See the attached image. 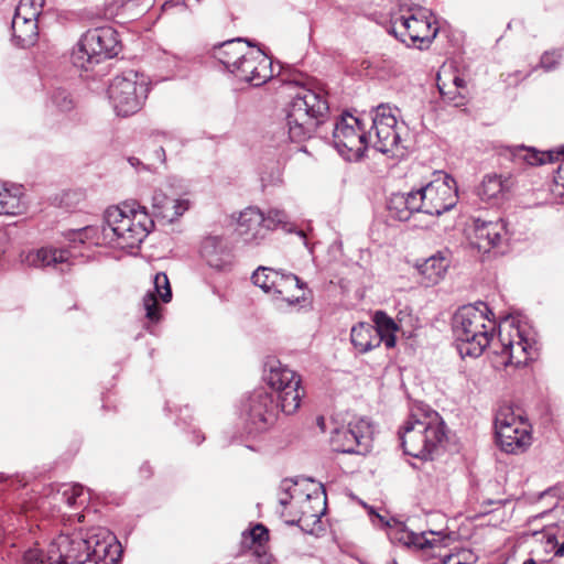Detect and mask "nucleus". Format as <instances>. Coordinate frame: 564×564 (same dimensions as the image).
<instances>
[{"label":"nucleus","mask_w":564,"mask_h":564,"mask_svg":"<svg viewBox=\"0 0 564 564\" xmlns=\"http://www.w3.org/2000/svg\"><path fill=\"white\" fill-rule=\"evenodd\" d=\"M390 105L381 104L371 111L372 126L368 132L372 147L383 153L399 155L402 145L397 117ZM333 142L338 153L347 161L360 160L367 148V133L360 120L351 115L341 116L333 129Z\"/></svg>","instance_id":"f257e3e1"},{"label":"nucleus","mask_w":564,"mask_h":564,"mask_svg":"<svg viewBox=\"0 0 564 564\" xmlns=\"http://www.w3.org/2000/svg\"><path fill=\"white\" fill-rule=\"evenodd\" d=\"M494 313L484 302L459 307L453 316L452 329L459 355L477 358L490 345L496 322Z\"/></svg>","instance_id":"f03ea898"},{"label":"nucleus","mask_w":564,"mask_h":564,"mask_svg":"<svg viewBox=\"0 0 564 564\" xmlns=\"http://www.w3.org/2000/svg\"><path fill=\"white\" fill-rule=\"evenodd\" d=\"M153 226V219L144 207L122 204L106 210L102 236L118 248L133 249L142 243Z\"/></svg>","instance_id":"7ed1b4c3"},{"label":"nucleus","mask_w":564,"mask_h":564,"mask_svg":"<svg viewBox=\"0 0 564 564\" xmlns=\"http://www.w3.org/2000/svg\"><path fill=\"white\" fill-rule=\"evenodd\" d=\"M328 110V101L322 89L302 87L285 109L290 139L301 142L311 138L324 123Z\"/></svg>","instance_id":"20e7f679"},{"label":"nucleus","mask_w":564,"mask_h":564,"mask_svg":"<svg viewBox=\"0 0 564 564\" xmlns=\"http://www.w3.org/2000/svg\"><path fill=\"white\" fill-rule=\"evenodd\" d=\"M445 437V423L435 411L423 419L410 417L400 432L404 453L420 459L432 458Z\"/></svg>","instance_id":"39448f33"},{"label":"nucleus","mask_w":564,"mask_h":564,"mask_svg":"<svg viewBox=\"0 0 564 564\" xmlns=\"http://www.w3.org/2000/svg\"><path fill=\"white\" fill-rule=\"evenodd\" d=\"M119 52L116 31L110 26L88 30L72 53V63L82 69H89L104 59L111 58Z\"/></svg>","instance_id":"423d86ee"},{"label":"nucleus","mask_w":564,"mask_h":564,"mask_svg":"<svg viewBox=\"0 0 564 564\" xmlns=\"http://www.w3.org/2000/svg\"><path fill=\"white\" fill-rule=\"evenodd\" d=\"M149 84L143 75L128 70L116 76L109 85L108 97L118 116L137 113L144 105Z\"/></svg>","instance_id":"0eeeda50"},{"label":"nucleus","mask_w":564,"mask_h":564,"mask_svg":"<svg viewBox=\"0 0 564 564\" xmlns=\"http://www.w3.org/2000/svg\"><path fill=\"white\" fill-rule=\"evenodd\" d=\"M263 379L278 393L281 411L288 415L296 412L304 395L301 377L280 360L269 358L264 364Z\"/></svg>","instance_id":"6e6552de"},{"label":"nucleus","mask_w":564,"mask_h":564,"mask_svg":"<svg viewBox=\"0 0 564 564\" xmlns=\"http://www.w3.org/2000/svg\"><path fill=\"white\" fill-rule=\"evenodd\" d=\"M495 430L502 451L512 454L527 452L529 430L521 414L516 415L511 408L500 409L496 414Z\"/></svg>","instance_id":"1a4fd4ad"},{"label":"nucleus","mask_w":564,"mask_h":564,"mask_svg":"<svg viewBox=\"0 0 564 564\" xmlns=\"http://www.w3.org/2000/svg\"><path fill=\"white\" fill-rule=\"evenodd\" d=\"M373 433V426L368 419L357 417L347 426L333 431L330 445L338 453L366 455L372 446Z\"/></svg>","instance_id":"9d476101"},{"label":"nucleus","mask_w":564,"mask_h":564,"mask_svg":"<svg viewBox=\"0 0 564 564\" xmlns=\"http://www.w3.org/2000/svg\"><path fill=\"white\" fill-rule=\"evenodd\" d=\"M424 214L441 216L458 202L456 181L445 172L434 173V178L422 186Z\"/></svg>","instance_id":"9b49d317"},{"label":"nucleus","mask_w":564,"mask_h":564,"mask_svg":"<svg viewBox=\"0 0 564 564\" xmlns=\"http://www.w3.org/2000/svg\"><path fill=\"white\" fill-rule=\"evenodd\" d=\"M500 330V354L506 357L505 365L516 368L525 367L529 364V338L527 323H522L514 316L503 322Z\"/></svg>","instance_id":"f8f14e48"},{"label":"nucleus","mask_w":564,"mask_h":564,"mask_svg":"<svg viewBox=\"0 0 564 564\" xmlns=\"http://www.w3.org/2000/svg\"><path fill=\"white\" fill-rule=\"evenodd\" d=\"M280 402L264 388L254 390L245 404L249 433H261L274 424Z\"/></svg>","instance_id":"ddd939ff"},{"label":"nucleus","mask_w":564,"mask_h":564,"mask_svg":"<svg viewBox=\"0 0 564 564\" xmlns=\"http://www.w3.org/2000/svg\"><path fill=\"white\" fill-rule=\"evenodd\" d=\"M390 32L408 46L421 48L436 36L437 28L425 18L409 14L395 17L391 21Z\"/></svg>","instance_id":"4468645a"},{"label":"nucleus","mask_w":564,"mask_h":564,"mask_svg":"<svg viewBox=\"0 0 564 564\" xmlns=\"http://www.w3.org/2000/svg\"><path fill=\"white\" fill-rule=\"evenodd\" d=\"M231 73L254 87L263 85L273 76L269 57L260 50L250 51L248 48L238 66L231 68Z\"/></svg>","instance_id":"2eb2a0df"},{"label":"nucleus","mask_w":564,"mask_h":564,"mask_svg":"<svg viewBox=\"0 0 564 564\" xmlns=\"http://www.w3.org/2000/svg\"><path fill=\"white\" fill-rule=\"evenodd\" d=\"M264 214L257 207H248L238 217L236 234L246 245L257 246L265 239Z\"/></svg>","instance_id":"dca6fc26"},{"label":"nucleus","mask_w":564,"mask_h":564,"mask_svg":"<svg viewBox=\"0 0 564 564\" xmlns=\"http://www.w3.org/2000/svg\"><path fill=\"white\" fill-rule=\"evenodd\" d=\"M370 514H373L372 521L375 522V518L384 527L388 528V536L392 543H398L404 546H415L419 549L433 547L434 543L430 539L426 538V532L415 533L410 531L404 523L390 519L387 520L384 517L375 513L372 510Z\"/></svg>","instance_id":"f3484780"},{"label":"nucleus","mask_w":564,"mask_h":564,"mask_svg":"<svg viewBox=\"0 0 564 564\" xmlns=\"http://www.w3.org/2000/svg\"><path fill=\"white\" fill-rule=\"evenodd\" d=\"M200 254L206 263L216 270H227L232 263V252L223 236H207L200 245Z\"/></svg>","instance_id":"a211bd4d"},{"label":"nucleus","mask_w":564,"mask_h":564,"mask_svg":"<svg viewBox=\"0 0 564 564\" xmlns=\"http://www.w3.org/2000/svg\"><path fill=\"white\" fill-rule=\"evenodd\" d=\"M156 295H159L164 303H169L172 299L170 281L164 272H158L154 275L153 292L149 291L142 300L145 317L152 323H158L161 319Z\"/></svg>","instance_id":"6ab92c4d"},{"label":"nucleus","mask_w":564,"mask_h":564,"mask_svg":"<svg viewBox=\"0 0 564 564\" xmlns=\"http://www.w3.org/2000/svg\"><path fill=\"white\" fill-rule=\"evenodd\" d=\"M505 231L503 221H475L474 237L471 245L478 249L479 252L487 253L492 248L497 247L501 240V235Z\"/></svg>","instance_id":"aec40b11"},{"label":"nucleus","mask_w":564,"mask_h":564,"mask_svg":"<svg viewBox=\"0 0 564 564\" xmlns=\"http://www.w3.org/2000/svg\"><path fill=\"white\" fill-rule=\"evenodd\" d=\"M511 187L509 178H503L498 174H487L484 176L477 194L481 200L491 206H498L505 202Z\"/></svg>","instance_id":"412c9836"},{"label":"nucleus","mask_w":564,"mask_h":564,"mask_svg":"<svg viewBox=\"0 0 564 564\" xmlns=\"http://www.w3.org/2000/svg\"><path fill=\"white\" fill-rule=\"evenodd\" d=\"M304 283L293 273L280 272V279H276L271 295L274 299H281L289 306H294L304 301Z\"/></svg>","instance_id":"4be33fe9"},{"label":"nucleus","mask_w":564,"mask_h":564,"mask_svg":"<svg viewBox=\"0 0 564 564\" xmlns=\"http://www.w3.org/2000/svg\"><path fill=\"white\" fill-rule=\"evenodd\" d=\"M69 251L66 249L56 248H41L37 250L29 251L22 261L34 268H45L63 265L69 260Z\"/></svg>","instance_id":"5701e85b"},{"label":"nucleus","mask_w":564,"mask_h":564,"mask_svg":"<svg viewBox=\"0 0 564 564\" xmlns=\"http://www.w3.org/2000/svg\"><path fill=\"white\" fill-rule=\"evenodd\" d=\"M451 263L452 252L449 249L445 248L417 265V269L429 283L435 284L444 278Z\"/></svg>","instance_id":"b1692460"},{"label":"nucleus","mask_w":564,"mask_h":564,"mask_svg":"<svg viewBox=\"0 0 564 564\" xmlns=\"http://www.w3.org/2000/svg\"><path fill=\"white\" fill-rule=\"evenodd\" d=\"M26 203L21 186L0 183V216H18L25 212Z\"/></svg>","instance_id":"393cba45"},{"label":"nucleus","mask_w":564,"mask_h":564,"mask_svg":"<svg viewBox=\"0 0 564 564\" xmlns=\"http://www.w3.org/2000/svg\"><path fill=\"white\" fill-rule=\"evenodd\" d=\"M350 341L359 352L364 354L379 347L382 336L372 324L361 322L351 328Z\"/></svg>","instance_id":"a878e982"},{"label":"nucleus","mask_w":564,"mask_h":564,"mask_svg":"<svg viewBox=\"0 0 564 564\" xmlns=\"http://www.w3.org/2000/svg\"><path fill=\"white\" fill-rule=\"evenodd\" d=\"M37 20L15 15L12 19L13 37L18 44L25 47L35 43L37 37Z\"/></svg>","instance_id":"bb28decb"},{"label":"nucleus","mask_w":564,"mask_h":564,"mask_svg":"<svg viewBox=\"0 0 564 564\" xmlns=\"http://www.w3.org/2000/svg\"><path fill=\"white\" fill-rule=\"evenodd\" d=\"M246 47L240 39L227 41L215 50V57L231 73V68L238 66L239 61L243 57Z\"/></svg>","instance_id":"cd10ccee"},{"label":"nucleus","mask_w":564,"mask_h":564,"mask_svg":"<svg viewBox=\"0 0 564 564\" xmlns=\"http://www.w3.org/2000/svg\"><path fill=\"white\" fill-rule=\"evenodd\" d=\"M375 328L382 336V341L388 348L395 345V333L399 329L397 323L383 311H377L373 315Z\"/></svg>","instance_id":"c85d7f7f"},{"label":"nucleus","mask_w":564,"mask_h":564,"mask_svg":"<svg viewBox=\"0 0 564 564\" xmlns=\"http://www.w3.org/2000/svg\"><path fill=\"white\" fill-rule=\"evenodd\" d=\"M276 279H280V271L262 265L258 267L251 276L253 284L268 294L272 293Z\"/></svg>","instance_id":"c756f323"},{"label":"nucleus","mask_w":564,"mask_h":564,"mask_svg":"<svg viewBox=\"0 0 564 564\" xmlns=\"http://www.w3.org/2000/svg\"><path fill=\"white\" fill-rule=\"evenodd\" d=\"M556 506V496L551 490L544 491L539 496L538 500L534 501V514H531V518L538 520L539 518L547 517Z\"/></svg>","instance_id":"7c9ffc66"},{"label":"nucleus","mask_w":564,"mask_h":564,"mask_svg":"<svg viewBox=\"0 0 564 564\" xmlns=\"http://www.w3.org/2000/svg\"><path fill=\"white\" fill-rule=\"evenodd\" d=\"M264 219L267 232L276 228L292 231V224L290 223L289 215L284 210L276 208L270 209L268 214L264 215Z\"/></svg>","instance_id":"2f4dec72"},{"label":"nucleus","mask_w":564,"mask_h":564,"mask_svg":"<svg viewBox=\"0 0 564 564\" xmlns=\"http://www.w3.org/2000/svg\"><path fill=\"white\" fill-rule=\"evenodd\" d=\"M388 209L391 217L400 221H408L412 216V213L405 204V199H403L402 193H393L390 196L388 202Z\"/></svg>","instance_id":"473e14b6"},{"label":"nucleus","mask_w":564,"mask_h":564,"mask_svg":"<svg viewBox=\"0 0 564 564\" xmlns=\"http://www.w3.org/2000/svg\"><path fill=\"white\" fill-rule=\"evenodd\" d=\"M171 204L163 205L155 217H160L169 223H173L188 209V200L170 199Z\"/></svg>","instance_id":"72a5a7b5"},{"label":"nucleus","mask_w":564,"mask_h":564,"mask_svg":"<svg viewBox=\"0 0 564 564\" xmlns=\"http://www.w3.org/2000/svg\"><path fill=\"white\" fill-rule=\"evenodd\" d=\"M43 3L44 0H20L14 14L37 20Z\"/></svg>","instance_id":"f704fd0d"},{"label":"nucleus","mask_w":564,"mask_h":564,"mask_svg":"<svg viewBox=\"0 0 564 564\" xmlns=\"http://www.w3.org/2000/svg\"><path fill=\"white\" fill-rule=\"evenodd\" d=\"M501 154L520 167H525L528 164L529 149L523 144L519 147H506Z\"/></svg>","instance_id":"c9c22d12"},{"label":"nucleus","mask_w":564,"mask_h":564,"mask_svg":"<svg viewBox=\"0 0 564 564\" xmlns=\"http://www.w3.org/2000/svg\"><path fill=\"white\" fill-rule=\"evenodd\" d=\"M402 194H403V199H405V204H406L408 208L410 209V212L412 213V215L414 213H424V204H423L424 199L422 196V187H420L417 189L404 192Z\"/></svg>","instance_id":"e433bc0d"},{"label":"nucleus","mask_w":564,"mask_h":564,"mask_svg":"<svg viewBox=\"0 0 564 564\" xmlns=\"http://www.w3.org/2000/svg\"><path fill=\"white\" fill-rule=\"evenodd\" d=\"M443 74L444 73L437 74V87L441 95L443 96V99L445 101L453 102L455 107L462 106L464 104V97L460 95L458 90H456L455 88L454 90H445L446 84L445 82H443Z\"/></svg>","instance_id":"4c0bfd02"},{"label":"nucleus","mask_w":564,"mask_h":564,"mask_svg":"<svg viewBox=\"0 0 564 564\" xmlns=\"http://www.w3.org/2000/svg\"><path fill=\"white\" fill-rule=\"evenodd\" d=\"M546 532L544 536H546V546L547 551L554 550V553L556 556H564V541L560 544L555 541L554 534L552 531H554V528L546 527V529L542 530H532L531 529V535H538L540 532Z\"/></svg>","instance_id":"58836bf2"},{"label":"nucleus","mask_w":564,"mask_h":564,"mask_svg":"<svg viewBox=\"0 0 564 564\" xmlns=\"http://www.w3.org/2000/svg\"><path fill=\"white\" fill-rule=\"evenodd\" d=\"M147 170L154 171L156 164H164L166 160L165 150L162 145H155L153 150L145 152Z\"/></svg>","instance_id":"ea45409f"},{"label":"nucleus","mask_w":564,"mask_h":564,"mask_svg":"<svg viewBox=\"0 0 564 564\" xmlns=\"http://www.w3.org/2000/svg\"><path fill=\"white\" fill-rule=\"evenodd\" d=\"M84 488L82 485L65 486L63 491L59 492L61 499L68 506L74 507L77 500L83 496Z\"/></svg>","instance_id":"a19ab883"},{"label":"nucleus","mask_w":564,"mask_h":564,"mask_svg":"<svg viewBox=\"0 0 564 564\" xmlns=\"http://www.w3.org/2000/svg\"><path fill=\"white\" fill-rule=\"evenodd\" d=\"M52 102L61 111H69L74 107V100L70 94L65 89H56L52 95Z\"/></svg>","instance_id":"79ce46f5"},{"label":"nucleus","mask_w":564,"mask_h":564,"mask_svg":"<svg viewBox=\"0 0 564 564\" xmlns=\"http://www.w3.org/2000/svg\"><path fill=\"white\" fill-rule=\"evenodd\" d=\"M561 58L562 56L558 51H546L541 56L538 67L546 72L552 70L560 65Z\"/></svg>","instance_id":"37998d69"},{"label":"nucleus","mask_w":564,"mask_h":564,"mask_svg":"<svg viewBox=\"0 0 564 564\" xmlns=\"http://www.w3.org/2000/svg\"><path fill=\"white\" fill-rule=\"evenodd\" d=\"M261 183L263 187L281 185L283 183L282 169L276 165L270 172H264L261 175Z\"/></svg>","instance_id":"c03bdc74"},{"label":"nucleus","mask_w":564,"mask_h":564,"mask_svg":"<svg viewBox=\"0 0 564 564\" xmlns=\"http://www.w3.org/2000/svg\"><path fill=\"white\" fill-rule=\"evenodd\" d=\"M24 564H45L47 556L45 557L40 549H29L23 555Z\"/></svg>","instance_id":"a18cd8bd"},{"label":"nucleus","mask_w":564,"mask_h":564,"mask_svg":"<svg viewBox=\"0 0 564 564\" xmlns=\"http://www.w3.org/2000/svg\"><path fill=\"white\" fill-rule=\"evenodd\" d=\"M249 535L252 542L261 545L263 542L268 541L269 531L263 524L258 523L250 530Z\"/></svg>","instance_id":"49530a36"},{"label":"nucleus","mask_w":564,"mask_h":564,"mask_svg":"<svg viewBox=\"0 0 564 564\" xmlns=\"http://www.w3.org/2000/svg\"><path fill=\"white\" fill-rule=\"evenodd\" d=\"M170 199L162 191H154L152 196L153 215L156 216L159 210L164 207L163 205L171 204Z\"/></svg>","instance_id":"de8ad7c7"},{"label":"nucleus","mask_w":564,"mask_h":564,"mask_svg":"<svg viewBox=\"0 0 564 564\" xmlns=\"http://www.w3.org/2000/svg\"><path fill=\"white\" fill-rule=\"evenodd\" d=\"M294 485H296V482L291 479H284L282 481L281 488L284 490V495L279 498L280 505L286 506L290 502V499L292 498L290 490Z\"/></svg>","instance_id":"09e8293b"},{"label":"nucleus","mask_w":564,"mask_h":564,"mask_svg":"<svg viewBox=\"0 0 564 564\" xmlns=\"http://www.w3.org/2000/svg\"><path fill=\"white\" fill-rule=\"evenodd\" d=\"M530 152H531V165L534 163L544 164V163L551 162L553 160V152L542 153L541 155H539V153L533 148L530 149Z\"/></svg>","instance_id":"8fccbe9b"},{"label":"nucleus","mask_w":564,"mask_h":564,"mask_svg":"<svg viewBox=\"0 0 564 564\" xmlns=\"http://www.w3.org/2000/svg\"><path fill=\"white\" fill-rule=\"evenodd\" d=\"M128 162L130 163L131 166L133 167H137L139 169L140 166H142V169L147 170V162H142L140 159L138 158H134V156H131L128 159Z\"/></svg>","instance_id":"3c124183"},{"label":"nucleus","mask_w":564,"mask_h":564,"mask_svg":"<svg viewBox=\"0 0 564 564\" xmlns=\"http://www.w3.org/2000/svg\"><path fill=\"white\" fill-rule=\"evenodd\" d=\"M452 82L456 90L465 87V80L456 74L453 75Z\"/></svg>","instance_id":"603ef678"},{"label":"nucleus","mask_w":564,"mask_h":564,"mask_svg":"<svg viewBox=\"0 0 564 564\" xmlns=\"http://www.w3.org/2000/svg\"><path fill=\"white\" fill-rule=\"evenodd\" d=\"M154 138L158 140V141H165L167 139L171 138V134L166 131H156L154 133Z\"/></svg>","instance_id":"864d4df0"},{"label":"nucleus","mask_w":564,"mask_h":564,"mask_svg":"<svg viewBox=\"0 0 564 564\" xmlns=\"http://www.w3.org/2000/svg\"><path fill=\"white\" fill-rule=\"evenodd\" d=\"M87 231H88V228H84L80 232H78V234H77V235L79 236L80 241H83L82 236H83L84 234H86Z\"/></svg>","instance_id":"5fc2aeb1"},{"label":"nucleus","mask_w":564,"mask_h":564,"mask_svg":"<svg viewBox=\"0 0 564 564\" xmlns=\"http://www.w3.org/2000/svg\"><path fill=\"white\" fill-rule=\"evenodd\" d=\"M297 235H299L302 239H304V240H305V234H304V231H303V230H299V231H297Z\"/></svg>","instance_id":"6e6d98bb"},{"label":"nucleus","mask_w":564,"mask_h":564,"mask_svg":"<svg viewBox=\"0 0 564 564\" xmlns=\"http://www.w3.org/2000/svg\"><path fill=\"white\" fill-rule=\"evenodd\" d=\"M556 153L560 155H564V147L560 148Z\"/></svg>","instance_id":"4d7b16f0"},{"label":"nucleus","mask_w":564,"mask_h":564,"mask_svg":"<svg viewBox=\"0 0 564 564\" xmlns=\"http://www.w3.org/2000/svg\"><path fill=\"white\" fill-rule=\"evenodd\" d=\"M203 440H205V436H202V437L197 441V444H199Z\"/></svg>","instance_id":"13d9d810"},{"label":"nucleus","mask_w":564,"mask_h":564,"mask_svg":"<svg viewBox=\"0 0 564 564\" xmlns=\"http://www.w3.org/2000/svg\"><path fill=\"white\" fill-rule=\"evenodd\" d=\"M322 422H323V417H319L318 419V424H322Z\"/></svg>","instance_id":"bf43d9fd"},{"label":"nucleus","mask_w":564,"mask_h":564,"mask_svg":"<svg viewBox=\"0 0 564 564\" xmlns=\"http://www.w3.org/2000/svg\"><path fill=\"white\" fill-rule=\"evenodd\" d=\"M522 564H529V560H525Z\"/></svg>","instance_id":"052dcab7"},{"label":"nucleus","mask_w":564,"mask_h":564,"mask_svg":"<svg viewBox=\"0 0 564 564\" xmlns=\"http://www.w3.org/2000/svg\"><path fill=\"white\" fill-rule=\"evenodd\" d=\"M531 564H536L533 560H531Z\"/></svg>","instance_id":"680f3d73"},{"label":"nucleus","mask_w":564,"mask_h":564,"mask_svg":"<svg viewBox=\"0 0 564 564\" xmlns=\"http://www.w3.org/2000/svg\"><path fill=\"white\" fill-rule=\"evenodd\" d=\"M393 564H398V563L394 561Z\"/></svg>","instance_id":"e2e57ef3"}]
</instances>
